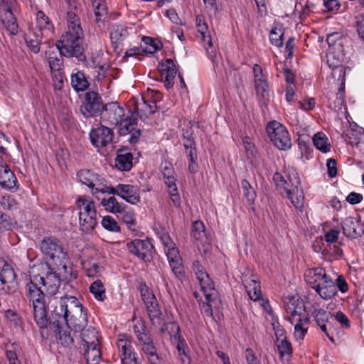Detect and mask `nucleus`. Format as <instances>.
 I'll return each instance as SVG.
<instances>
[{
	"label": "nucleus",
	"mask_w": 364,
	"mask_h": 364,
	"mask_svg": "<svg viewBox=\"0 0 364 364\" xmlns=\"http://www.w3.org/2000/svg\"><path fill=\"white\" fill-rule=\"evenodd\" d=\"M128 36L127 28L122 25H113L110 38L113 43H117Z\"/></svg>",
	"instance_id": "obj_41"
},
{
	"label": "nucleus",
	"mask_w": 364,
	"mask_h": 364,
	"mask_svg": "<svg viewBox=\"0 0 364 364\" xmlns=\"http://www.w3.org/2000/svg\"><path fill=\"white\" fill-rule=\"evenodd\" d=\"M71 301L70 296H65L60 298L59 304L54 306L48 316L46 311L47 326L49 324L50 328H58V326L68 325L69 303Z\"/></svg>",
	"instance_id": "obj_4"
},
{
	"label": "nucleus",
	"mask_w": 364,
	"mask_h": 364,
	"mask_svg": "<svg viewBox=\"0 0 364 364\" xmlns=\"http://www.w3.org/2000/svg\"><path fill=\"white\" fill-rule=\"evenodd\" d=\"M40 249L46 260V267H53L56 270L64 272L66 281L70 282L76 278L73 274L72 268L69 266L70 261L59 240L54 237H46L40 244Z\"/></svg>",
	"instance_id": "obj_1"
},
{
	"label": "nucleus",
	"mask_w": 364,
	"mask_h": 364,
	"mask_svg": "<svg viewBox=\"0 0 364 364\" xmlns=\"http://www.w3.org/2000/svg\"><path fill=\"white\" fill-rule=\"evenodd\" d=\"M71 85L76 91H84L89 86V82L87 80L85 74L82 72L78 71L71 76Z\"/></svg>",
	"instance_id": "obj_37"
},
{
	"label": "nucleus",
	"mask_w": 364,
	"mask_h": 364,
	"mask_svg": "<svg viewBox=\"0 0 364 364\" xmlns=\"http://www.w3.org/2000/svg\"><path fill=\"white\" fill-rule=\"evenodd\" d=\"M105 105H103L100 95L94 91L85 94L84 101L80 106V111L86 118L101 115Z\"/></svg>",
	"instance_id": "obj_8"
},
{
	"label": "nucleus",
	"mask_w": 364,
	"mask_h": 364,
	"mask_svg": "<svg viewBox=\"0 0 364 364\" xmlns=\"http://www.w3.org/2000/svg\"><path fill=\"white\" fill-rule=\"evenodd\" d=\"M80 230L85 233L91 232L97 224L96 215L87 213H78Z\"/></svg>",
	"instance_id": "obj_26"
},
{
	"label": "nucleus",
	"mask_w": 364,
	"mask_h": 364,
	"mask_svg": "<svg viewBox=\"0 0 364 364\" xmlns=\"http://www.w3.org/2000/svg\"><path fill=\"white\" fill-rule=\"evenodd\" d=\"M242 193L250 205L255 203L257 197V193L255 187H253L247 180L243 179L241 182Z\"/></svg>",
	"instance_id": "obj_42"
},
{
	"label": "nucleus",
	"mask_w": 364,
	"mask_h": 364,
	"mask_svg": "<svg viewBox=\"0 0 364 364\" xmlns=\"http://www.w3.org/2000/svg\"><path fill=\"white\" fill-rule=\"evenodd\" d=\"M127 247L131 254L136 255L145 262L149 261L151 251L154 249V246L149 240L139 239L127 242Z\"/></svg>",
	"instance_id": "obj_12"
},
{
	"label": "nucleus",
	"mask_w": 364,
	"mask_h": 364,
	"mask_svg": "<svg viewBox=\"0 0 364 364\" xmlns=\"http://www.w3.org/2000/svg\"><path fill=\"white\" fill-rule=\"evenodd\" d=\"M82 346L99 345L97 331L92 326L80 330Z\"/></svg>",
	"instance_id": "obj_29"
},
{
	"label": "nucleus",
	"mask_w": 364,
	"mask_h": 364,
	"mask_svg": "<svg viewBox=\"0 0 364 364\" xmlns=\"http://www.w3.org/2000/svg\"><path fill=\"white\" fill-rule=\"evenodd\" d=\"M101 204L107 211L112 213L120 214L127 208L125 205L119 203L114 196H111L108 199H102Z\"/></svg>",
	"instance_id": "obj_32"
},
{
	"label": "nucleus",
	"mask_w": 364,
	"mask_h": 364,
	"mask_svg": "<svg viewBox=\"0 0 364 364\" xmlns=\"http://www.w3.org/2000/svg\"><path fill=\"white\" fill-rule=\"evenodd\" d=\"M326 41L328 46L334 50H342V46L343 43V35L339 32H334L328 35Z\"/></svg>",
	"instance_id": "obj_44"
},
{
	"label": "nucleus",
	"mask_w": 364,
	"mask_h": 364,
	"mask_svg": "<svg viewBox=\"0 0 364 364\" xmlns=\"http://www.w3.org/2000/svg\"><path fill=\"white\" fill-rule=\"evenodd\" d=\"M287 313L289 314L288 319L291 324L308 323L309 321L308 314L302 304H299L296 306H294V303L289 304L287 308Z\"/></svg>",
	"instance_id": "obj_17"
},
{
	"label": "nucleus",
	"mask_w": 364,
	"mask_h": 364,
	"mask_svg": "<svg viewBox=\"0 0 364 364\" xmlns=\"http://www.w3.org/2000/svg\"><path fill=\"white\" fill-rule=\"evenodd\" d=\"M36 26L38 28L37 32L41 33V35H43V31L52 32L53 29V26L50 21L49 18L41 11H38L36 14Z\"/></svg>",
	"instance_id": "obj_35"
},
{
	"label": "nucleus",
	"mask_w": 364,
	"mask_h": 364,
	"mask_svg": "<svg viewBox=\"0 0 364 364\" xmlns=\"http://www.w3.org/2000/svg\"><path fill=\"white\" fill-rule=\"evenodd\" d=\"M43 281L40 274L30 275V282L25 287V295L28 300L29 305L33 308V318L40 328H47L46 305L45 300V289H42L39 283Z\"/></svg>",
	"instance_id": "obj_2"
},
{
	"label": "nucleus",
	"mask_w": 364,
	"mask_h": 364,
	"mask_svg": "<svg viewBox=\"0 0 364 364\" xmlns=\"http://www.w3.org/2000/svg\"><path fill=\"white\" fill-rule=\"evenodd\" d=\"M17 179L14 173L6 165H0V185L8 190L16 189Z\"/></svg>",
	"instance_id": "obj_19"
},
{
	"label": "nucleus",
	"mask_w": 364,
	"mask_h": 364,
	"mask_svg": "<svg viewBox=\"0 0 364 364\" xmlns=\"http://www.w3.org/2000/svg\"><path fill=\"white\" fill-rule=\"evenodd\" d=\"M77 206L79 208L78 213H85L92 215H97L95 203L92 200L80 198L77 201Z\"/></svg>",
	"instance_id": "obj_46"
},
{
	"label": "nucleus",
	"mask_w": 364,
	"mask_h": 364,
	"mask_svg": "<svg viewBox=\"0 0 364 364\" xmlns=\"http://www.w3.org/2000/svg\"><path fill=\"white\" fill-rule=\"evenodd\" d=\"M127 149H120L117 151L115 159V166L120 171H129L132 167L133 155L130 152H126Z\"/></svg>",
	"instance_id": "obj_20"
},
{
	"label": "nucleus",
	"mask_w": 364,
	"mask_h": 364,
	"mask_svg": "<svg viewBox=\"0 0 364 364\" xmlns=\"http://www.w3.org/2000/svg\"><path fill=\"white\" fill-rule=\"evenodd\" d=\"M283 36L284 33L280 30L277 32L276 28L272 29L269 33L271 43L277 47H282L283 46Z\"/></svg>",
	"instance_id": "obj_60"
},
{
	"label": "nucleus",
	"mask_w": 364,
	"mask_h": 364,
	"mask_svg": "<svg viewBox=\"0 0 364 364\" xmlns=\"http://www.w3.org/2000/svg\"><path fill=\"white\" fill-rule=\"evenodd\" d=\"M113 137L114 133L112 129L103 125L92 129L90 133L91 143L98 148L104 147L112 142Z\"/></svg>",
	"instance_id": "obj_14"
},
{
	"label": "nucleus",
	"mask_w": 364,
	"mask_h": 364,
	"mask_svg": "<svg viewBox=\"0 0 364 364\" xmlns=\"http://www.w3.org/2000/svg\"><path fill=\"white\" fill-rule=\"evenodd\" d=\"M120 357L122 364H134L138 363L133 348L120 354Z\"/></svg>",
	"instance_id": "obj_61"
},
{
	"label": "nucleus",
	"mask_w": 364,
	"mask_h": 364,
	"mask_svg": "<svg viewBox=\"0 0 364 364\" xmlns=\"http://www.w3.org/2000/svg\"><path fill=\"white\" fill-rule=\"evenodd\" d=\"M314 146L323 153L330 151L331 144L328 143V138L323 132L316 133L312 139Z\"/></svg>",
	"instance_id": "obj_40"
},
{
	"label": "nucleus",
	"mask_w": 364,
	"mask_h": 364,
	"mask_svg": "<svg viewBox=\"0 0 364 364\" xmlns=\"http://www.w3.org/2000/svg\"><path fill=\"white\" fill-rule=\"evenodd\" d=\"M139 291L141 293V299L145 304L156 299L152 291L147 287L145 283H141L140 284Z\"/></svg>",
	"instance_id": "obj_57"
},
{
	"label": "nucleus",
	"mask_w": 364,
	"mask_h": 364,
	"mask_svg": "<svg viewBox=\"0 0 364 364\" xmlns=\"http://www.w3.org/2000/svg\"><path fill=\"white\" fill-rule=\"evenodd\" d=\"M203 293L215 290L213 282L210 279L208 274H205L204 277L200 278L198 280Z\"/></svg>",
	"instance_id": "obj_62"
},
{
	"label": "nucleus",
	"mask_w": 364,
	"mask_h": 364,
	"mask_svg": "<svg viewBox=\"0 0 364 364\" xmlns=\"http://www.w3.org/2000/svg\"><path fill=\"white\" fill-rule=\"evenodd\" d=\"M141 346L142 350L146 355L150 364H159L161 363V358L157 353L156 348L153 341Z\"/></svg>",
	"instance_id": "obj_36"
},
{
	"label": "nucleus",
	"mask_w": 364,
	"mask_h": 364,
	"mask_svg": "<svg viewBox=\"0 0 364 364\" xmlns=\"http://www.w3.org/2000/svg\"><path fill=\"white\" fill-rule=\"evenodd\" d=\"M2 23L11 34L16 35L18 33V25L16 18L12 13L11 5L6 6V11L5 13V17L2 19Z\"/></svg>",
	"instance_id": "obj_31"
},
{
	"label": "nucleus",
	"mask_w": 364,
	"mask_h": 364,
	"mask_svg": "<svg viewBox=\"0 0 364 364\" xmlns=\"http://www.w3.org/2000/svg\"><path fill=\"white\" fill-rule=\"evenodd\" d=\"M119 125V134L121 136L130 134V137L128 139L130 144H134L139 141L141 136V130L136 129L137 118L134 116V113L130 117L123 118Z\"/></svg>",
	"instance_id": "obj_11"
},
{
	"label": "nucleus",
	"mask_w": 364,
	"mask_h": 364,
	"mask_svg": "<svg viewBox=\"0 0 364 364\" xmlns=\"http://www.w3.org/2000/svg\"><path fill=\"white\" fill-rule=\"evenodd\" d=\"M97 0L92 1V6H94V13L96 16L95 21L98 23L102 21L101 17L105 16L107 14V11L105 5L100 2L97 3Z\"/></svg>",
	"instance_id": "obj_63"
},
{
	"label": "nucleus",
	"mask_w": 364,
	"mask_h": 364,
	"mask_svg": "<svg viewBox=\"0 0 364 364\" xmlns=\"http://www.w3.org/2000/svg\"><path fill=\"white\" fill-rule=\"evenodd\" d=\"M198 31L201 34L202 40L205 42L208 47H206L207 53L209 58L213 60L216 56V50L213 48V44L211 38L210 31H208L207 23H203L202 25L197 27Z\"/></svg>",
	"instance_id": "obj_25"
},
{
	"label": "nucleus",
	"mask_w": 364,
	"mask_h": 364,
	"mask_svg": "<svg viewBox=\"0 0 364 364\" xmlns=\"http://www.w3.org/2000/svg\"><path fill=\"white\" fill-rule=\"evenodd\" d=\"M48 271L46 273V277L40 275L43 279V281L39 282L41 286L45 289L46 291L50 295L55 294L60 287V274H63V279L66 280L64 277V272L63 270L59 271V274L57 273L53 267H47Z\"/></svg>",
	"instance_id": "obj_13"
},
{
	"label": "nucleus",
	"mask_w": 364,
	"mask_h": 364,
	"mask_svg": "<svg viewBox=\"0 0 364 364\" xmlns=\"http://www.w3.org/2000/svg\"><path fill=\"white\" fill-rule=\"evenodd\" d=\"M178 340L176 348L178 353L179 356L181 357V360L183 364H190L191 359L189 357L187 356L186 352V344L184 341V340L181 338H180Z\"/></svg>",
	"instance_id": "obj_58"
},
{
	"label": "nucleus",
	"mask_w": 364,
	"mask_h": 364,
	"mask_svg": "<svg viewBox=\"0 0 364 364\" xmlns=\"http://www.w3.org/2000/svg\"><path fill=\"white\" fill-rule=\"evenodd\" d=\"M304 277L306 283L315 289L321 283L322 277H325V269L321 267L310 269L305 273Z\"/></svg>",
	"instance_id": "obj_23"
},
{
	"label": "nucleus",
	"mask_w": 364,
	"mask_h": 364,
	"mask_svg": "<svg viewBox=\"0 0 364 364\" xmlns=\"http://www.w3.org/2000/svg\"><path fill=\"white\" fill-rule=\"evenodd\" d=\"M90 291L99 301H104L106 298L105 288L100 280H97L92 283L90 287Z\"/></svg>",
	"instance_id": "obj_48"
},
{
	"label": "nucleus",
	"mask_w": 364,
	"mask_h": 364,
	"mask_svg": "<svg viewBox=\"0 0 364 364\" xmlns=\"http://www.w3.org/2000/svg\"><path fill=\"white\" fill-rule=\"evenodd\" d=\"M312 316L319 326L320 325L326 324V322L332 316V314L323 309H315L312 312Z\"/></svg>",
	"instance_id": "obj_53"
},
{
	"label": "nucleus",
	"mask_w": 364,
	"mask_h": 364,
	"mask_svg": "<svg viewBox=\"0 0 364 364\" xmlns=\"http://www.w3.org/2000/svg\"><path fill=\"white\" fill-rule=\"evenodd\" d=\"M205 236V226L202 221L196 220L192 224L191 237L193 242L201 240Z\"/></svg>",
	"instance_id": "obj_47"
},
{
	"label": "nucleus",
	"mask_w": 364,
	"mask_h": 364,
	"mask_svg": "<svg viewBox=\"0 0 364 364\" xmlns=\"http://www.w3.org/2000/svg\"><path fill=\"white\" fill-rule=\"evenodd\" d=\"M143 103L141 105V107H139V105L134 107V113L137 114V116L142 120H145L150 114H154L156 109V102L153 100H146L142 97Z\"/></svg>",
	"instance_id": "obj_21"
},
{
	"label": "nucleus",
	"mask_w": 364,
	"mask_h": 364,
	"mask_svg": "<svg viewBox=\"0 0 364 364\" xmlns=\"http://www.w3.org/2000/svg\"><path fill=\"white\" fill-rule=\"evenodd\" d=\"M158 70L162 79L164 78V85L167 89L173 86L174 79L177 73L176 67L171 59H166L159 63Z\"/></svg>",
	"instance_id": "obj_16"
},
{
	"label": "nucleus",
	"mask_w": 364,
	"mask_h": 364,
	"mask_svg": "<svg viewBox=\"0 0 364 364\" xmlns=\"http://www.w3.org/2000/svg\"><path fill=\"white\" fill-rule=\"evenodd\" d=\"M99 345L82 346L84 358L87 364H99L101 360V351Z\"/></svg>",
	"instance_id": "obj_24"
},
{
	"label": "nucleus",
	"mask_w": 364,
	"mask_h": 364,
	"mask_svg": "<svg viewBox=\"0 0 364 364\" xmlns=\"http://www.w3.org/2000/svg\"><path fill=\"white\" fill-rule=\"evenodd\" d=\"M82 264L86 274L90 277L97 276L103 269V267L94 262L93 259L84 261Z\"/></svg>",
	"instance_id": "obj_43"
},
{
	"label": "nucleus",
	"mask_w": 364,
	"mask_h": 364,
	"mask_svg": "<svg viewBox=\"0 0 364 364\" xmlns=\"http://www.w3.org/2000/svg\"><path fill=\"white\" fill-rule=\"evenodd\" d=\"M121 338L117 341V347L119 354L133 348L132 344V338L127 335H121Z\"/></svg>",
	"instance_id": "obj_55"
},
{
	"label": "nucleus",
	"mask_w": 364,
	"mask_h": 364,
	"mask_svg": "<svg viewBox=\"0 0 364 364\" xmlns=\"http://www.w3.org/2000/svg\"><path fill=\"white\" fill-rule=\"evenodd\" d=\"M315 290L319 296L325 300L330 299L337 294L336 287L333 281L321 282V283L316 286Z\"/></svg>",
	"instance_id": "obj_22"
},
{
	"label": "nucleus",
	"mask_w": 364,
	"mask_h": 364,
	"mask_svg": "<svg viewBox=\"0 0 364 364\" xmlns=\"http://www.w3.org/2000/svg\"><path fill=\"white\" fill-rule=\"evenodd\" d=\"M71 301L68 304L70 308L68 323L75 331H79L85 328L87 325V309L75 297L70 296Z\"/></svg>",
	"instance_id": "obj_5"
},
{
	"label": "nucleus",
	"mask_w": 364,
	"mask_h": 364,
	"mask_svg": "<svg viewBox=\"0 0 364 364\" xmlns=\"http://www.w3.org/2000/svg\"><path fill=\"white\" fill-rule=\"evenodd\" d=\"M250 299L257 301L261 297V287L259 283H254L253 287L247 291Z\"/></svg>",
	"instance_id": "obj_64"
},
{
	"label": "nucleus",
	"mask_w": 364,
	"mask_h": 364,
	"mask_svg": "<svg viewBox=\"0 0 364 364\" xmlns=\"http://www.w3.org/2000/svg\"><path fill=\"white\" fill-rule=\"evenodd\" d=\"M16 224V223L13 218L0 212V232L11 230Z\"/></svg>",
	"instance_id": "obj_51"
},
{
	"label": "nucleus",
	"mask_w": 364,
	"mask_h": 364,
	"mask_svg": "<svg viewBox=\"0 0 364 364\" xmlns=\"http://www.w3.org/2000/svg\"><path fill=\"white\" fill-rule=\"evenodd\" d=\"M84 33L66 32L57 42L56 46L61 55L68 58L75 57L79 61L85 62L86 56L82 46Z\"/></svg>",
	"instance_id": "obj_3"
},
{
	"label": "nucleus",
	"mask_w": 364,
	"mask_h": 364,
	"mask_svg": "<svg viewBox=\"0 0 364 364\" xmlns=\"http://www.w3.org/2000/svg\"><path fill=\"white\" fill-rule=\"evenodd\" d=\"M282 187L286 191L288 198L296 208L303 206L304 196L299 177L296 173L289 174Z\"/></svg>",
	"instance_id": "obj_7"
},
{
	"label": "nucleus",
	"mask_w": 364,
	"mask_h": 364,
	"mask_svg": "<svg viewBox=\"0 0 364 364\" xmlns=\"http://www.w3.org/2000/svg\"><path fill=\"white\" fill-rule=\"evenodd\" d=\"M275 343L277 347L280 358H284L285 355L291 356L293 353L292 346L287 338L282 341H279L278 342H275Z\"/></svg>",
	"instance_id": "obj_52"
},
{
	"label": "nucleus",
	"mask_w": 364,
	"mask_h": 364,
	"mask_svg": "<svg viewBox=\"0 0 364 364\" xmlns=\"http://www.w3.org/2000/svg\"><path fill=\"white\" fill-rule=\"evenodd\" d=\"M344 235L349 239H356L364 234V226L360 220L353 217L346 218L341 224Z\"/></svg>",
	"instance_id": "obj_15"
},
{
	"label": "nucleus",
	"mask_w": 364,
	"mask_h": 364,
	"mask_svg": "<svg viewBox=\"0 0 364 364\" xmlns=\"http://www.w3.org/2000/svg\"><path fill=\"white\" fill-rule=\"evenodd\" d=\"M102 225L105 229L111 232H119L120 227L117 222L111 216L107 215L102 218Z\"/></svg>",
	"instance_id": "obj_56"
},
{
	"label": "nucleus",
	"mask_w": 364,
	"mask_h": 364,
	"mask_svg": "<svg viewBox=\"0 0 364 364\" xmlns=\"http://www.w3.org/2000/svg\"><path fill=\"white\" fill-rule=\"evenodd\" d=\"M134 331L141 346H144L147 343L153 341V338H151L149 331L144 323L134 325Z\"/></svg>",
	"instance_id": "obj_38"
},
{
	"label": "nucleus",
	"mask_w": 364,
	"mask_h": 364,
	"mask_svg": "<svg viewBox=\"0 0 364 364\" xmlns=\"http://www.w3.org/2000/svg\"><path fill=\"white\" fill-rule=\"evenodd\" d=\"M166 332H167L171 337L173 338L176 341L181 338L180 327L176 322L165 323L161 328V333H164Z\"/></svg>",
	"instance_id": "obj_50"
},
{
	"label": "nucleus",
	"mask_w": 364,
	"mask_h": 364,
	"mask_svg": "<svg viewBox=\"0 0 364 364\" xmlns=\"http://www.w3.org/2000/svg\"><path fill=\"white\" fill-rule=\"evenodd\" d=\"M101 204L107 211L112 213L120 214L127 208L125 205L119 203L114 196H111L108 199H102Z\"/></svg>",
	"instance_id": "obj_33"
},
{
	"label": "nucleus",
	"mask_w": 364,
	"mask_h": 364,
	"mask_svg": "<svg viewBox=\"0 0 364 364\" xmlns=\"http://www.w3.org/2000/svg\"><path fill=\"white\" fill-rule=\"evenodd\" d=\"M267 132L274 144L281 150L291 147V141L285 127L279 122L272 121L267 126Z\"/></svg>",
	"instance_id": "obj_6"
},
{
	"label": "nucleus",
	"mask_w": 364,
	"mask_h": 364,
	"mask_svg": "<svg viewBox=\"0 0 364 364\" xmlns=\"http://www.w3.org/2000/svg\"><path fill=\"white\" fill-rule=\"evenodd\" d=\"M125 115V111L118 102H112L105 105L100 118L104 123L110 126H118Z\"/></svg>",
	"instance_id": "obj_10"
},
{
	"label": "nucleus",
	"mask_w": 364,
	"mask_h": 364,
	"mask_svg": "<svg viewBox=\"0 0 364 364\" xmlns=\"http://www.w3.org/2000/svg\"><path fill=\"white\" fill-rule=\"evenodd\" d=\"M120 215L124 223L127 225L128 228L132 231H135L136 218L134 212L127 211L125 208L124 212L121 213Z\"/></svg>",
	"instance_id": "obj_54"
},
{
	"label": "nucleus",
	"mask_w": 364,
	"mask_h": 364,
	"mask_svg": "<svg viewBox=\"0 0 364 364\" xmlns=\"http://www.w3.org/2000/svg\"><path fill=\"white\" fill-rule=\"evenodd\" d=\"M186 154L187 157L188 158V171L191 173H195L198 170V155L196 146L192 149H188L186 150Z\"/></svg>",
	"instance_id": "obj_49"
},
{
	"label": "nucleus",
	"mask_w": 364,
	"mask_h": 364,
	"mask_svg": "<svg viewBox=\"0 0 364 364\" xmlns=\"http://www.w3.org/2000/svg\"><path fill=\"white\" fill-rule=\"evenodd\" d=\"M16 274L12 267L7 262H0V294H9L14 292L17 282Z\"/></svg>",
	"instance_id": "obj_9"
},
{
	"label": "nucleus",
	"mask_w": 364,
	"mask_h": 364,
	"mask_svg": "<svg viewBox=\"0 0 364 364\" xmlns=\"http://www.w3.org/2000/svg\"><path fill=\"white\" fill-rule=\"evenodd\" d=\"M42 36L38 32L28 35L25 40L27 46L34 53H38L40 51Z\"/></svg>",
	"instance_id": "obj_45"
},
{
	"label": "nucleus",
	"mask_w": 364,
	"mask_h": 364,
	"mask_svg": "<svg viewBox=\"0 0 364 364\" xmlns=\"http://www.w3.org/2000/svg\"><path fill=\"white\" fill-rule=\"evenodd\" d=\"M67 22L68 29L67 32L84 33L81 27L80 19L74 11L67 12Z\"/></svg>",
	"instance_id": "obj_30"
},
{
	"label": "nucleus",
	"mask_w": 364,
	"mask_h": 364,
	"mask_svg": "<svg viewBox=\"0 0 364 364\" xmlns=\"http://www.w3.org/2000/svg\"><path fill=\"white\" fill-rule=\"evenodd\" d=\"M255 90L258 95L264 98L268 95L269 85L264 80L257 78L255 80Z\"/></svg>",
	"instance_id": "obj_59"
},
{
	"label": "nucleus",
	"mask_w": 364,
	"mask_h": 364,
	"mask_svg": "<svg viewBox=\"0 0 364 364\" xmlns=\"http://www.w3.org/2000/svg\"><path fill=\"white\" fill-rule=\"evenodd\" d=\"M101 204L107 211L112 213L120 214L127 208L125 205L119 203L114 196H111L108 199H102Z\"/></svg>",
	"instance_id": "obj_34"
},
{
	"label": "nucleus",
	"mask_w": 364,
	"mask_h": 364,
	"mask_svg": "<svg viewBox=\"0 0 364 364\" xmlns=\"http://www.w3.org/2000/svg\"><path fill=\"white\" fill-rule=\"evenodd\" d=\"M63 326H58V328H51L55 333L56 338L59 341L61 345L64 346H69L74 342L73 338L70 335V326L67 325L66 329H63Z\"/></svg>",
	"instance_id": "obj_28"
},
{
	"label": "nucleus",
	"mask_w": 364,
	"mask_h": 364,
	"mask_svg": "<svg viewBox=\"0 0 364 364\" xmlns=\"http://www.w3.org/2000/svg\"><path fill=\"white\" fill-rule=\"evenodd\" d=\"M80 181L93 189L96 183L100 181V176L91 172L88 169H82L77 173Z\"/></svg>",
	"instance_id": "obj_27"
},
{
	"label": "nucleus",
	"mask_w": 364,
	"mask_h": 364,
	"mask_svg": "<svg viewBox=\"0 0 364 364\" xmlns=\"http://www.w3.org/2000/svg\"><path fill=\"white\" fill-rule=\"evenodd\" d=\"M119 196L131 204L140 202V192L137 187L129 184H118Z\"/></svg>",
	"instance_id": "obj_18"
},
{
	"label": "nucleus",
	"mask_w": 364,
	"mask_h": 364,
	"mask_svg": "<svg viewBox=\"0 0 364 364\" xmlns=\"http://www.w3.org/2000/svg\"><path fill=\"white\" fill-rule=\"evenodd\" d=\"M146 311L148 312L149 317L151 321L152 324H155V320H159L162 315L161 311L159 308L157 299H154L152 301L145 304Z\"/></svg>",
	"instance_id": "obj_39"
}]
</instances>
